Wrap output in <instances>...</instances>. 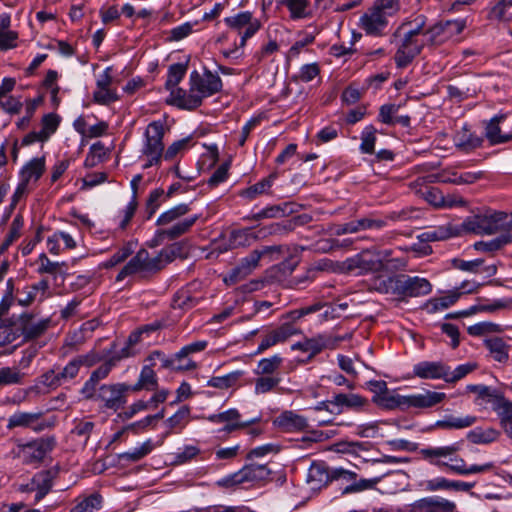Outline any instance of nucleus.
<instances>
[{
	"instance_id": "nucleus-1",
	"label": "nucleus",
	"mask_w": 512,
	"mask_h": 512,
	"mask_svg": "<svg viewBox=\"0 0 512 512\" xmlns=\"http://www.w3.org/2000/svg\"><path fill=\"white\" fill-rule=\"evenodd\" d=\"M458 451L459 445L453 443L446 446L425 447L420 449L419 453L421 457L431 465L439 468L446 467L452 473L462 476L485 473L492 470L494 467L492 462L469 466L457 455Z\"/></svg>"
},
{
	"instance_id": "nucleus-2",
	"label": "nucleus",
	"mask_w": 512,
	"mask_h": 512,
	"mask_svg": "<svg viewBox=\"0 0 512 512\" xmlns=\"http://www.w3.org/2000/svg\"><path fill=\"white\" fill-rule=\"evenodd\" d=\"M178 252L179 247L177 245L165 247L156 254H150L146 249H140L120 270L116 276V281L121 282L126 277L135 274L159 271L172 262Z\"/></svg>"
},
{
	"instance_id": "nucleus-3",
	"label": "nucleus",
	"mask_w": 512,
	"mask_h": 512,
	"mask_svg": "<svg viewBox=\"0 0 512 512\" xmlns=\"http://www.w3.org/2000/svg\"><path fill=\"white\" fill-rule=\"evenodd\" d=\"M398 11L397 0H375L359 18L358 26L368 36L381 37L385 34L389 18Z\"/></svg>"
},
{
	"instance_id": "nucleus-4",
	"label": "nucleus",
	"mask_w": 512,
	"mask_h": 512,
	"mask_svg": "<svg viewBox=\"0 0 512 512\" xmlns=\"http://www.w3.org/2000/svg\"><path fill=\"white\" fill-rule=\"evenodd\" d=\"M190 211L188 204H178L159 215L156 225L160 228L156 231V236L163 239H175L185 234L198 220V215H193L181 219Z\"/></svg>"
},
{
	"instance_id": "nucleus-5",
	"label": "nucleus",
	"mask_w": 512,
	"mask_h": 512,
	"mask_svg": "<svg viewBox=\"0 0 512 512\" xmlns=\"http://www.w3.org/2000/svg\"><path fill=\"white\" fill-rule=\"evenodd\" d=\"M166 133L165 121L156 120L147 125L142 139L139 159L142 168L158 167L164 159L163 138Z\"/></svg>"
},
{
	"instance_id": "nucleus-6",
	"label": "nucleus",
	"mask_w": 512,
	"mask_h": 512,
	"mask_svg": "<svg viewBox=\"0 0 512 512\" xmlns=\"http://www.w3.org/2000/svg\"><path fill=\"white\" fill-rule=\"evenodd\" d=\"M189 85L195 95L192 102L200 106L204 99L221 91L222 80L217 74L204 68L202 74L196 70L190 73Z\"/></svg>"
},
{
	"instance_id": "nucleus-7",
	"label": "nucleus",
	"mask_w": 512,
	"mask_h": 512,
	"mask_svg": "<svg viewBox=\"0 0 512 512\" xmlns=\"http://www.w3.org/2000/svg\"><path fill=\"white\" fill-rule=\"evenodd\" d=\"M388 255V250L378 253L365 250L344 260L342 269L358 275L379 272L384 269V260Z\"/></svg>"
},
{
	"instance_id": "nucleus-8",
	"label": "nucleus",
	"mask_w": 512,
	"mask_h": 512,
	"mask_svg": "<svg viewBox=\"0 0 512 512\" xmlns=\"http://www.w3.org/2000/svg\"><path fill=\"white\" fill-rule=\"evenodd\" d=\"M355 474L342 468L329 469L324 462H313L307 472V484L313 491L320 490L330 481L344 478L350 479Z\"/></svg>"
},
{
	"instance_id": "nucleus-9",
	"label": "nucleus",
	"mask_w": 512,
	"mask_h": 512,
	"mask_svg": "<svg viewBox=\"0 0 512 512\" xmlns=\"http://www.w3.org/2000/svg\"><path fill=\"white\" fill-rule=\"evenodd\" d=\"M45 157H35L28 161L19 172V183L13 194V201L17 202L31 189L45 171Z\"/></svg>"
},
{
	"instance_id": "nucleus-10",
	"label": "nucleus",
	"mask_w": 512,
	"mask_h": 512,
	"mask_svg": "<svg viewBox=\"0 0 512 512\" xmlns=\"http://www.w3.org/2000/svg\"><path fill=\"white\" fill-rule=\"evenodd\" d=\"M269 475L270 470L265 464H249L238 472L221 479L218 483L221 486L232 487L243 483L263 481L267 479Z\"/></svg>"
},
{
	"instance_id": "nucleus-11",
	"label": "nucleus",
	"mask_w": 512,
	"mask_h": 512,
	"mask_svg": "<svg viewBox=\"0 0 512 512\" xmlns=\"http://www.w3.org/2000/svg\"><path fill=\"white\" fill-rule=\"evenodd\" d=\"M225 24L238 32L241 38V46H245L249 38L253 37L261 27L259 19L249 11L239 12L224 19Z\"/></svg>"
},
{
	"instance_id": "nucleus-12",
	"label": "nucleus",
	"mask_w": 512,
	"mask_h": 512,
	"mask_svg": "<svg viewBox=\"0 0 512 512\" xmlns=\"http://www.w3.org/2000/svg\"><path fill=\"white\" fill-rule=\"evenodd\" d=\"M53 438H41L17 447L16 456L22 459L25 464L41 462L54 447Z\"/></svg>"
},
{
	"instance_id": "nucleus-13",
	"label": "nucleus",
	"mask_w": 512,
	"mask_h": 512,
	"mask_svg": "<svg viewBox=\"0 0 512 512\" xmlns=\"http://www.w3.org/2000/svg\"><path fill=\"white\" fill-rule=\"evenodd\" d=\"M206 419L213 424H224L223 428L220 429V432L227 434L252 426L260 421V417L243 421L241 419V414L236 408H230L223 412L211 414L207 416Z\"/></svg>"
},
{
	"instance_id": "nucleus-14",
	"label": "nucleus",
	"mask_w": 512,
	"mask_h": 512,
	"mask_svg": "<svg viewBox=\"0 0 512 512\" xmlns=\"http://www.w3.org/2000/svg\"><path fill=\"white\" fill-rule=\"evenodd\" d=\"M112 67H106L96 79L93 100L100 105H108L118 100L116 88L113 87Z\"/></svg>"
},
{
	"instance_id": "nucleus-15",
	"label": "nucleus",
	"mask_w": 512,
	"mask_h": 512,
	"mask_svg": "<svg viewBox=\"0 0 512 512\" xmlns=\"http://www.w3.org/2000/svg\"><path fill=\"white\" fill-rule=\"evenodd\" d=\"M15 322L22 342L39 337L48 327V320L36 318L28 313L15 315Z\"/></svg>"
},
{
	"instance_id": "nucleus-16",
	"label": "nucleus",
	"mask_w": 512,
	"mask_h": 512,
	"mask_svg": "<svg viewBox=\"0 0 512 512\" xmlns=\"http://www.w3.org/2000/svg\"><path fill=\"white\" fill-rule=\"evenodd\" d=\"M456 504L440 496H427L411 503L406 512H455Z\"/></svg>"
},
{
	"instance_id": "nucleus-17",
	"label": "nucleus",
	"mask_w": 512,
	"mask_h": 512,
	"mask_svg": "<svg viewBox=\"0 0 512 512\" xmlns=\"http://www.w3.org/2000/svg\"><path fill=\"white\" fill-rule=\"evenodd\" d=\"M52 422L42 419V413L22 412L18 411L12 414L7 420V428H31L36 432H40L50 427Z\"/></svg>"
},
{
	"instance_id": "nucleus-18",
	"label": "nucleus",
	"mask_w": 512,
	"mask_h": 512,
	"mask_svg": "<svg viewBox=\"0 0 512 512\" xmlns=\"http://www.w3.org/2000/svg\"><path fill=\"white\" fill-rule=\"evenodd\" d=\"M464 28L461 21H447L446 23H437L428 27L423 33L426 45H437L445 42L453 31L460 33Z\"/></svg>"
},
{
	"instance_id": "nucleus-19",
	"label": "nucleus",
	"mask_w": 512,
	"mask_h": 512,
	"mask_svg": "<svg viewBox=\"0 0 512 512\" xmlns=\"http://www.w3.org/2000/svg\"><path fill=\"white\" fill-rule=\"evenodd\" d=\"M400 297H421L432 291V284L423 277L400 275Z\"/></svg>"
},
{
	"instance_id": "nucleus-20",
	"label": "nucleus",
	"mask_w": 512,
	"mask_h": 512,
	"mask_svg": "<svg viewBox=\"0 0 512 512\" xmlns=\"http://www.w3.org/2000/svg\"><path fill=\"white\" fill-rule=\"evenodd\" d=\"M343 339V337L337 336L318 335L294 344L292 349L302 350L313 356L321 352L323 349L336 348L338 343Z\"/></svg>"
},
{
	"instance_id": "nucleus-21",
	"label": "nucleus",
	"mask_w": 512,
	"mask_h": 512,
	"mask_svg": "<svg viewBox=\"0 0 512 512\" xmlns=\"http://www.w3.org/2000/svg\"><path fill=\"white\" fill-rule=\"evenodd\" d=\"M130 390L126 384L102 385L99 389V398L105 407L117 411L126 403L125 393Z\"/></svg>"
},
{
	"instance_id": "nucleus-22",
	"label": "nucleus",
	"mask_w": 512,
	"mask_h": 512,
	"mask_svg": "<svg viewBox=\"0 0 512 512\" xmlns=\"http://www.w3.org/2000/svg\"><path fill=\"white\" fill-rule=\"evenodd\" d=\"M413 375L425 380H444L448 376V365L442 361H420L413 366Z\"/></svg>"
},
{
	"instance_id": "nucleus-23",
	"label": "nucleus",
	"mask_w": 512,
	"mask_h": 512,
	"mask_svg": "<svg viewBox=\"0 0 512 512\" xmlns=\"http://www.w3.org/2000/svg\"><path fill=\"white\" fill-rule=\"evenodd\" d=\"M446 399L444 392L423 390L419 393L406 395L407 409H428L435 407Z\"/></svg>"
},
{
	"instance_id": "nucleus-24",
	"label": "nucleus",
	"mask_w": 512,
	"mask_h": 512,
	"mask_svg": "<svg viewBox=\"0 0 512 512\" xmlns=\"http://www.w3.org/2000/svg\"><path fill=\"white\" fill-rule=\"evenodd\" d=\"M273 424L284 432H299L308 427V419L295 411L286 410L275 417Z\"/></svg>"
},
{
	"instance_id": "nucleus-25",
	"label": "nucleus",
	"mask_w": 512,
	"mask_h": 512,
	"mask_svg": "<svg viewBox=\"0 0 512 512\" xmlns=\"http://www.w3.org/2000/svg\"><path fill=\"white\" fill-rule=\"evenodd\" d=\"M257 239V236L252 233L250 229H238L229 233L227 241L216 242L215 248L220 252L236 249L239 247H246L252 244Z\"/></svg>"
},
{
	"instance_id": "nucleus-26",
	"label": "nucleus",
	"mask_w": 512,
	"mask_h": 512,
	"mask_svg": "<svg viewBox=\"0 0 512 512\" xmlns=\"http://www.w3.org/2000/svg\"><path fill=\"white\" fill-rule=\"evenodd\" d=\"M48 290V281L40 280L34 285L19 291L17 293V301L21 306H28L34 301H43L48 297Z\"/></svg>"
},
{
	"instance_id": "nucleus-27",
	"label": "nucleus",
	"mask_w": 512,
	"mask_h": 512,
	"mask_svg": "<svg viewBox=\"0 0 512 512\" xmlns=\"http://www.w3.org/2000/svg\"><path fill=\"white\" fill-rule=\"evenodd\" d=\"M467 391L476 394L478 399L491 404L494 409H502L508 402L498 390L486 385H468Z\"/></svg>"
},
{
	"instance_id": "nucleus-28",
	"label": "nucleus",
	"mask_w": 512,
	"mask_h": 512,
	"mask_svg": "<svg viewBox=\"0 0 512 512\" xmlns=\"http://www.w3.org/2000/svg\"><path fill=\"white\" fill-rule=\"evenodd\" d=\"M484 235H492L497 232H509L510 220L504 212H493L481 215Z\"/></svg>"
},
{
	"instance_id": "nucleus-29",
	"label": "nucleus",
	"mask_w": 512,
	"mask_h": 512,
	"mask_svg": "<svg viewBox=\"0 0 512 512\" xmlns=\"http://www.w3.org/2000/svg\"><path fill=\"white\" fill-rule=\"evenodd\" d=\"M435 180L440 183H450L455 185L472 184L482 177V172L458 173L454 169H444L437 173Z\"/></svg>"
},
{
	"instance_id": "nucleus-30",
	"label": "nucleus",
	"mask_w": 512,
	"mask_h": 512,
	"mask_svg": "<svg viewBox=\"0 0 512 512\" xmlns=\"http://www.w3.org/2000/svg\"><path fill=\"white\" fill-rule=\"evenodd\" d=\"M53 475L50 471H41L34 475L31 482L25 486V491L35 492V502L41 501L52 488Z\"/></svg>"
},
{
	"instance_id": "nucleus-31",
	"label": "nucleus",
	"mask_w": 512,
	"mask_h": 512,
	"mask_svg": "<svg viewBox=\"0 0 512 512\" xmlns=\"http://www.w3.org/2000/svg\"><path fill=\"white\" fill-rule=\"evenodd\" d=\"M296 333L297 329L290 324L280 326L263 337L257 348V353H261L278 343L286 341Z\"/></svg>"
},
{
	"instance_id": "nucleus-32",
	"label": "nucleus",
	"mask_w": 512,
	"mask_h": 512,
	"mask_svg": "<svg viewBox=\"0 0 512 512\" xmlns=\"http://www.w3.org/2000/svg\"><path fill=\"white\" fill-rule=\"evenodd\" d=\"M461 297V293L457 289L449 290L445 295L433 297L426 301L424 309L429 314H434L453 306Z\"/></svg>"
},
{
	"instance_id": "nucleus-33",
	"label": "nucleus",
	"mask_w": 512,
	"mask_h": 512,
	"mask_svg": "<svg viewBox=\"0 0 512 512\" xmlns=\"http://www.w3.org/2000/svg\"><path fill=\"white\" fill-rule=\"evenodd\" d=\"M73 127L83 138L91 139L103 136L107 132L108 124L105 121L89 124L84 117L80 116L73 122Z\"/></svg>"
},
{
	"instance_id": "nucleus-34",
	"label": "nucleus",
	"mask_w": 512,
	"mask_h": 512,
	"mask_svg": "<svg viewBox=\"0 0 512 512\" xmlns=\"http://www.w3.org/2000/svg\"><path fill=\"white\" fill-rule=\"evenodd\" d=\"M400 275H377L371 279V289L381 294H393L399 296Z\"/></svg>"
},
{
	"instance_id": "nucleus-35",
	"label": "nucleus",
	"mask_w": 512,
	"mask_h": 512,
	"mask_svg": "<svg viewBox=\"0 0 512 512\" xmlns=\"http://www.w3.org/2000/svg\"><path fill=\"white\" fill-rule=\"evenodd\" d=\"M329 403L339 408L360 411L368 404V400L355 393H338L333 396Z\"/></svg>"
},
{
	"instance_id": "nucleus-36",
	"label": "nucleus",
	"mask_w": 512,
	"mask_h": 512,
	"mask_svg": "<svg viewBox=\"0 0 512 512\" xmlns=\"http://www.w3.org/2000/svg\"><path fill=\"white\" fill-rule=\"evenodd\" d=\"M190 415V409L188 406L180 407L171 417H169L165 422V426L168 430L159 437L157 441V445H162L165 438L171 433L172 430L175 429H183L188 423Z\"/></svg>"
},
{
	"instance_id": "nucleus-37",
	"label": "nucleus",
	"mask_w": 512,
	"mask_h": 512,
	"mask_svg": "<svg viewBox=\"0 0 512 512\" xmlns=\"http://www.w3.org/2000/svg\"><path fill=\"white\" fill-rule=\"evenodd\" d=\"M260 260V254L257 249L253 250L232 270L230 277L234 281L245 278L258 267Z\"/></svg>"
},
{
	"instance_id": "nucleus-38",
	"label": "nucleus",
	"mask_w": 512,
	"mask_h": 512,
	"mask_svg": "<svg viewBox=\"0 0 512 512\" xmlns=\"http://www.w3.org/2000/svg\"><path fill=\"white\" fill-rule=\"evenodd\" d=\"M277 173H271L268 177L263 178L259 182L255 183L254 185L249 186L246 189H243L239 195L248 200H254L260 195L269 194L271 191V188L277 179Z\"/></svg>"
},
{
	"instance_id": "nucleus-39",
	"label": "nucleus",
	"mask_w": 512,
	"mask_h": 512,
	"mask_svg": "<svg viewBox=\"0 0 512 512\" xmlns=\"http://www.w3.org/2000/svg\"><path fill=\"white\" fill-rule=\"evenodd\" d=\"M476 421V417L471 415L466 416H455L445 415L442 419L437 420L433 427L452 430V429H463L472 426Z\"/></svg>"
},
{
	"instance_id": "nucleus-40",
	"label": "nucleus",
	"mask_w": 512,
	"mask_h": 512,
	"mask_svg": "<svg viewBox=\"0 0 512 512\" xmlns=\"http://www.w3.org/2000/svg\"><path fill=\"white\" fill-rule=\"evenodd\" d=\"M167 89L170 90L169 103L187 110H193L199 107V104H194L192 102V98H194L195 95L192 92L191 87H189V91L178 88L177 86Z\"/></svg>"
},
{
	"instance_id": "nucleus-41",
	"label": "nucleus",
	"mask_w": 512,
	"mask_h": 512,
	"mask_svg": "<svg viewBox=\"0 0 512 512\" xmlns=\"http://www.w3.org/2000/svg\"><path fill=\"white\" fill-rule=\"evenodd\" d=\"M484 345L491 357L499 363H507L509 360V345L499 337L487 338Z\"/></svg>"
},
{
	"instance_id": "nucleus-42",
	"label": "nucleus",
	"mask_w": 512,
	"mask_h": 512,
	"mask_svg": "<svg viewBox=\"0 0 512 512\" xmlns=\"http://www.w3.org/2000/svg\"><path fill=\"white\" fill-rule=\"evenodd\" d=\"M505 119V116L499 115L493 117L486 126L485 135L489 142L493 145L506 143L512 139V133H501L499 127L500 122Z\"/></svg>"
},
{
	"instance_id": "nucleus-43",
	"label": "nucleus",
	"mask_w": 512,
	"mask_h": 512,
	"mask_svg": "<svg viewBox=\"0 0 512 512\" xmlns=\"http://www.w3.org/2000/svg\"><path fill=\"white\" fill-rule=\"evenodd\" d=\"M18 339L20 338L15 315L6 319H0V348L10 345Z\"/></svg>"
},
{
	"instance_id": "nucleus-44",
	"label": "nucleus",
	"mask_w": 512,
	"mask_h": 512,
	"mask_svg": "<svg viewBox=\"0 0 512 512\" xmlns=\"http://www.w3.org/2000/svg\"><path fill=\"white\" fill-rule=\"evenodd\" d=\"M278 5L285 6L293 20L311 16L309 0H279Z\"/></svg>"
},
{
	"instance_id": "nucleus-45",
	"label": "nucleus",
	"mask_w": 512,
	"mask_h": 512,
	"mask_svg": "<svg viewBox=\"0 0 512 512\" xmlns=\"http://www.w3.org/2000/svg\"><path fill=\"white\" fill-rule=\"evenodd\" d=\"M157 386V376L152 365H145L141 369L138 381L133 386H129L131 391L154 390Z\"/></svg>"
},
{
	"instance_id": "nucleus-46",
	"label": "nucleus",
	"mask_w": 512,
	"mask_h": 512,
	"mask_svg": "<svg viewBox=\"0 0 512 512\" xmlns=\"http://www.w3.org/2000/svg\"><path fill=\"white\" fill-rule=\"evenodd\" d=\"M243 375V371L235 370L223 376H215L207 381V386L222 390L233 388L238 386Z\"/></svg>"
},
{
	"instance_id": "nucleus-47",
	"label": "nucleus",
	"mask_w": 512,
	"mask_h": 512,
	"mask_svg": "<svg viewBox=\"0 0 512 512\" xmlns=\"http://www.w3.org/2000/svg\"><path fill=\"white\" fill-rule=\"evenodd\" d=\"M156 446H158L157 443H154L151 439H147L142 444L130 449L129 451L121 453L119 455V459L129 462L139 461L151 453Z\"/></svg>"
},
{
	"instance_id": "nucleus-48",
	"label": "nucleus",
	"mask_w": 512,
	"mask_h": 512,
	"mask_svg": "<svg viewBox=\"0 0 512 512\" xmlns=\"http://www.w3.org/2000/svg\"><path fill=\"white\" fill-rule=\"evenodd\" d=\"M503 331L504 328L502 325L491 321H482L467 327L468 334L473 337H484L499 334Z\"/></svg>"
},
{
	"instance_id": "nucleus-49",
	"label": "nucleus",
	"mask_w": 512,
	"mask_h": 512,
	"mask_svg": "<svg viewBox=\"0 0 512 512\" xmlns=\"http://www.w3.org/2000/svg\"><path fill=\"white\" fill-rule=\"evenodd\" d=\"M82 365H91L88 356L76 357L69 361L64 368L58 369L60 372V378L62 379L63 383L66 384L73 380L78 375Z\"/></svg>"
},
{
	"instance_id": "nucleus-50",
	"label": "nucleus",
	"mask_w": 512,
	"mask_h": 512,
	"mask_svg": "<svg viewBox=\"0 0 512 512\" xmlns=\"http://www.w3.org/2000/svg\"><path fill=\"white\" fill-rule=\"evenodd\" d=\"M373 401L386 409H407L406 395L391 394L386 391L375 396Z\"/></svg>"
},
{
	"instance_id": "nucleus-51",
	"label": "nucleus",
	"mask_w": 512,
	"mask_h": 512,
	"mask_svg": "<svg viewBox=\"0 0 512 512\" xmlns=\"http://www.w3.org/2000/svg\"><path fill=\"white\" fill-rule=\"evenodd\" d=\"M454 143L456 147L468 152L479 147L482 143V140L471 133L468 129L463 128L456 133L454 137Z\"/></svg>"
},
{
	"instance_id": "nucleus-52",
	"label": "nucleus",
	"mask_w": 512,
	"mask_h": 512,
	"mask_svg": "<svg viewBox=\"0 0 512 512\" xmlns=\"http://www.w3.org/2000/svg\"><path fill=\"white\" fill-rule=\"evenodd\" d=\"M102 508V497L99 494H91L77 501L70 512H97Z\"/></svg>"
},
{
	"instance_id": "nucleus-53",
	"label": "nucleus",
	"mask_w": 512,
	"mask_h": 512,
	"mask_svg": "<svg viewBox=\"0 0 512 512\" xmlns=\"http://www.w3.org/2000/svg\"><path fill=\"white\" fill-rule=\"evenodd\" d=\"M512 242V234L510 232L502 233L500 236L490 241H479L474 244V248L478 251H495Z\"/></svg>"
},
{
	"instance_id": "nucleus-54",
	"label": "nucleus",
	"mask_w": 512,
	"mask_h": 512,
	"mask_svg": "<svg viewBox=\"0 0 512 512\" xmlns=\"http://www.w3.org/2000/svg\"><path fill=\"white\" fill-rule=\"evenodd\" d=\"M111 368L112 365L110 363H104L101 366H99L96 370H94L91 373L90 378L84 384L83 392L89 396L92 395L97 383L109 375Z\"/></svg>"
},
{
	"instance_id": "nucleus-55",
	"label": "nucleus",
	"mask_w": 512,
	"mask_h": 512,
	"mask_svg": "<svg viewBox=\"0 0 512 512\" xmlns=\"http://www.w3.org/2000/svg\"><path fill=\"white\" fill-rule=\"evenodd\" d=\"M152 330H154L152 326H147L143 329L132 332L128 338L127 345L121 350L120 357L126 358L136 355L139 350L135 348V345L142 340V336L144 334Z\"/></svg>"
},
{
	"instance_id": "nucleus-56",
	"label": "nucleus",
	"mask_w": 512,
	"mask_h": 512,
	"mask_svg": "<svg viewBox=\"0 0 512 512\" xmlns=\"http://www.w3.org/2000/svg\"><path fill=\"white\" fill-rule=\"evenodd\" d=\"M499 436L493 428H475L468 433V439L475 444H488L494 442Z\"/></svg>"
},
{
	"instance_id": "nucleus-57",
	"label": "nucleus",
	"mask_w": 512,
	"mask_h": 512,
	"mask_svg": "<svg viewBox=\"0 0 512 512\" xmlns=\"http://www.w3.org/2000/svg\"><path fill=\"white\" fill-rule=\"evenodd\" d=\"M282 364V358L279 355H273L261 359L254 370L256 375L271 376Z\"/></svg>"
},
{
	"instance_id": "nucleus-58",
	"label": "nucleus",
	"mask_w": 512,
	"mask_h": 512,
	"mask_svg": "<svg viewBox=\"0 0 512 512\" xmlns=\"http://www.w3.org/2000/svg\"><path fill=\"white\" fill-rule=\"evenodd\" d=\"M25 374L17 367L5 366L0 368V386L22 384Z\"/></svg>"
},
{
	"instance_id": "nucleus-59",
	"label": "nucleus",
	"mask_w": 512,
	"mask_h": 512,
	"mask_svg": "<svg viewBox=\"0 0 512 512\" xmlns=\"http://www.w3.org/2000/svg\"><path fill=\"white\" fill-rule=\"evenodd\" d=\"M60 124V117L55 113H49L42 117L41 128L39 132L42 139L48 141L50 137L57 131Z\"/></svg>"
},
{
	"instance_id": "nucleus-60",
	"label": "nucleus",
	"mask_w": 512,
	"mask_h": 512,
	"mask_svg": "<svg viewBox=\"0 0 512 512\" xmlns=\"http://www.w3.org/2000/svg\"><path fill=\"white\" fill-rule=\"evenodd\" d=\"M400 29H406L404 32L410 36H416L423 38V33L427 29L426 17L424 15H418L414 19L404 22Z\"/></svg>"
},
{
	"instance_id": "nucleus-61",
	"label": "nucleus",
	"mask_w": 512,
	"mask_h": 512,
	"mask_svg": "<svg viewBox=\"0 0 512 512\" xmlns=\"http://www.w3.org/2000/svg\"><path fill=\"white\" fill-rule=\"evenodd\" d=\"M260 258L270 263L277 261L289 253V249L284 245L264 246L257 249Z\"/></svg>"
},
{
	"instance_id": "nucleus-62",
	"label": "nucleus",
	"mask_w": 512,
	"mask_h": 512,
	"mask_svg": "<svg viewBox=\"0 0 512 512\" xmlns=\"http://www.w3.org/2000/svg\"><path fill=\"white\" fill-rule=\"evenodd\" d=\"M280 378L275 376H262L255 379L254 393L266 394L273 391L280 383Z\"/></svg>"
},
{
	"instance_id": "nucleus-63",
	"label": "nucleus",
	"mask_w": 512,
	"mask_h": 512,
	"mask_svg": "<svg viewBox=\"0 0 512 512\" xmlns=\"http://www.w3.org/2000/svg\"><path fill=\"white\" fill-rule=\"evenodd\" d=\"M187 71V65L182 63L172 64L168 69L166 88L177 86L184 78Z\"/></svg>"
},
{
	"instance_id": "nucleus-64",
	"label": "nucleus",
	"mask_w": 512,
	"mask_h": 512,
	"mask_svg": "<svg viewBox=\"0 0 512 512\" xmlns=\"http://www.w3.org/2000/svg\"><path fill=\"white\" fill-rule=\"evenodd\" d=\"M38 383L48 390H55L58 387L64 385L60 378V372L57 369H50L38 378Z\"/></svg>"
}]
</instances>
